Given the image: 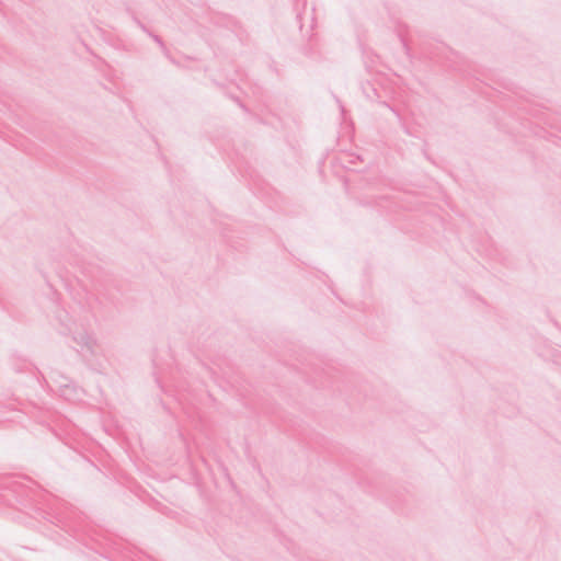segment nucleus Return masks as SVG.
<instances>
[{
	"label": "nucleus",
	"mask_w": 561,
	"mask_h": 561,
	"mask_svg": "<svg viewBox=\"0 0 561 561\" xmlns=\"http://www.w3.org/2000/svg\"><path fill=\"white\" fill-rule=\"evenodd\" d=\"M56 320L59 324V333L62 335H71L77 352H79L83 358L88 359L90 356L96 354L98 343L85 328L84 322L87 319L83 321L73 320L67 310L58 309L56 311Z\"/></svg>",
	"instance_id": "nucleus-1"
},
{
	"label": "nucleus",
	"mask_w": 561,
	"mask_h": 561,
	"mask_svg": "<svg viewBox=\"0 0 561 561\" xmlns=\"http://www.w3.org/2000/svg\"><path fill=\"white\" fill-rule=\"evenodd\" d=\"M365 65L370 78L362 84L363 93L371 102L383 103L382 95L386 91V76L382 72L383 64L380 56L373 53L366 54Z\"/></svg>",
	"instance_id": "nucleus-2"
},
{
	"label": "nucleus",
	"mask_w": 561,
	"mask_h": 561,
	"mask_svg": "<svg viewBox=\"0 0 561 561\" xmlns=\"http://www.w3.org/2000/svg\"><path fill=\"white\" fill-rule=\"evenodd\" d=\"M362 190L363 192L358 196L359 204L367 207H376L378 211H381L385 203V195L382 193L383 181L377 176V172L373 168L366 171L363 178Z\"/></svg>",
	"instance_id": "nucleus-3"
},
{
	"label": "nucleus",
	"mask_w": 561,
	"mask_h": 561,
	"mask_svg": "<svg viewBox=\"0 0 561 561\" xmlns=\"http://www.w3.org/2000/svg\"><path fill=\"white\" fill-rule=\"evenodd\" d=\"M28 483L31 481L25 478L10 477L4 480L3 486L16 497L22 506L26 507L35 502V491Z\"/></svg>",
	"instance_id": "nucleus-4"
},
{
	"label": "nucleus",
	"mask_w": 561,
	"mask_h": 561,
	"mask_svg": "<svg viewBox=\"0 0 561 561\" xmlns=\"http://www.w3.org/2000/svg\"><path fill=\"white\" fill-rule=\"evenodd\" d=\"M60 379L67 381L59 387V396L67 401L75 402L82 399L83 389L73 383L68 377L59 376Z\"/></svg>",
	"instance_id": "nucleus-5"
},
{
	"label": "nucleus",
	"mask_w": 561,
	"mask_h": 561,
	"mask_svg": "<svg viewBox=\"0 0 561 561\" xmlns=\"http://www.w3.org/2000/svg\"><path fill=\"white\" fill-rule=\"evenodd\" d=\"M59 376H64L62 374H60L59 371L57 370H51L48 375V378L50 380L51 383H48V386L50 387V389L53 391H56L57 393H59V387L62 386V383H66L67 381L60 379Z\"/></svg>",
	"instance_id": "nucleus-6"
},
{
	"label": "nucleus",
	"mask_w": 561,
	"mask_h": 561,
	"mask_svg": "<svg viewBox=\"0 0 561 561\" xmlns=\"http://www.w3.org/2000/svg\"><path fill=\"white\" fill-rule=\"evenodd\" d=\"M122 561H151L145 554L138 551L128 549L122 556Z\"/></svg>",
	"instance_id": "nucleus-7"
},
{
	"label": "nucleus",
	"mask_w": 561,
	"mask_h": 561,
	"mask_svg": "<svg viewBox=\"0 0 561 561\" xmlns=\"http://www.w3.org/2000/svg\"><path fill=\"white\" fill-rule=\"evenodd\" d=\"M357 160L360 162L365 161V159L360 154H355V153L346 154L344 157V167L351 169V164H354Z\"/></svg>",
	"instance_id": "nucleus-8"
},
{
	"label": "nucleus",
	"mask_w": 561,
	"mask_h": 561,
	"mask_svg": "<svg viewBox=\"0 0 561 561\" xmlns=\"http://www.w3.org/2000/svg\"><path fill=\"white\" fill-rule=\"evenodd\" d=\"M128 13L131 15V19L133 21L135 22V24L142 31L145 32L146 34H148L150 32V30L137 18V15L131 11V10H127Z\"/></svg>",
	"instance_id": "nucleus-9"
},
{
	"label": "nucleus",
	"mask_w": 561,
	"mask_h": 561,
	"mask_svg": "<svg viewBox=\"0 0 561 561\" xmlns=\"http://www.w3.org/2000/svg\"><path fill=\"white\" fill-rule=\"evenodd\" d=\"M148 35L161 47L163 53L169 56L168 49L162 41V38L156 34H153L151 31L148 33Z\"/></svg>",
	"instance_id": "nucleus-10"
},
{
	"label": "nucleus",
	"mask_w": 561,
	"mask_h": 561,
	"mask_svg": "<svg viewBox=\"0 0 561 561\" xmlns=\"http://www.w3.org/2000/svg\"><path fill=\"white\" fill-rule=\"evenodd\" d=\"M58 522L61 523V524H65L64 517H59Z\"/></svg>",
	"instance_id": "nucleus-11"
},
{
	"label": "nucleus",
	"mask_w": 561,
	"mask_h": 561,
	"mask_svg": "<svg viewBox=\"0 0 561 561\" xmlns=\"http://www.w3.org/2000/svg\"><path fill=\"white\" fill-rule=\"evenodd\" d=\"M340 108H341L342 114H344L345 110H344V107L341 104H340Z\"/></svg>",
	"instance_id": "nucleus-12"
}]
</instances>
